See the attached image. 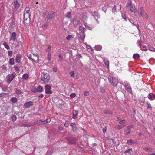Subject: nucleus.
<instances>
[{
  "instance_id": "f257e3e1",
  "label": "nucleus",
  "mask_w": 155,
  "mask_h": 155,
  "mask_svg": "<svg viewBox=\"0 0 155 155\" xmlns=\"http://www.w3.org/2000/svg\"><path fill=\"white\" fill-rule=\"evenodd\" d=\"M30 10L29 7H26L24 11V22L26 26H28L30 21Z\"/></svg>"
},
{
  "instance_id": "f03ea898",
  "label": "nucleus",
  "mask_w": 155,
  "mask_h": 155,
  "mask_svg": "<svg viewBox=\"0 0 155 155\" xmlns=\"http://www.w3.org/2000/svg\"><path fill=\"white\" fill-rule=\"evenodd\" d=\"M16 73L14 72L11 74H8L6 77V82L7 84H9L17 76Z\"/></svg>"
},
{
  "instance_id": "7ed1b4c3",
  "label": "nucleus",
  "mask_w": 155,
  "mask_h": 155,
  "mask_svg": "<svg viewBox=\"0 0 155 155\" xmlns=\"http://www.w3.org/2000/svg\"><path fill=\"white\" fill-rule=\"evenodd\" d=\"M41 79L44 82L48 83L50 78L49 75L47 73H43L41 76Z\"/></svg>"
},
{
  "instance_id": "20e7f679",
  "label": "nucleus",
  "mask_w": 155,
  "mask_h": 155,
  "mask_svg": "<svg viewBox=\"0 0 155 155\" xmlns=\"http://www.w3.org/2000/svg\"><path fill=\"white\" fill-rule=\"evenodd\" d=\"M133 127L132 125H129L127 127L126 129L124 131V134L125 135H127L130 134L131 129Z\"/></svg>"
},
{
  "instance_id": "39448f33",
  "label": "nucleus",
  "mask_w": 155,
  "mask_h": 155,
  "mask_svg": "<svg viewBox=\"0 0 155 155\" xmlns=\"http://www.w3.org/2000/svg\"><path fill=\"white\" fill-rule=\"evenodd\" d=\"M45 92L47 94H51L52 93V91L51 90V87L48 85H46L45 86Z\"/></svg>"
},
{
  "instance_id": "423d86ee",
  "label": "nucleus",
  "mask_w": 155,
  "mask_h": 155,
  "mask_svg": "<svg viewBox=\"0 0 155 155\" xmlns=\"http://www.w3.org/2000/svg\"><path fill=\"white\" fill-rule=\"evenodd\" d=\"M20 0H16L14 2V5L15 8H14V11H16L17 10L19 7L20 5Z\"/></svg>"
},
{
  "instance_id": "0eeeda50",
  "label": "nucleus",
  "mask_w": 155,
  "mask_h": 155,
  "mask_svg": "<svg viewBox=\"0 0 155 155\" xmlns=\"http://www.w3.org/2000/svg\"><path fill=\"white\" fill-rule=\"evenodd\" d=\"M34 105V102L32 101H29L25 103L24 107L25 108H29Z\"/></svg>"
},
{
  "instance_id": "6e6552de",
  "label": "nucleus",
  "mask_w": 155,
  "mask_h": 155,
  "mask_svg": "<svg viewBox=\"0 0 155 155\" xmlns=\"http://www.w3.org/2000/svg\"><path fill=\"white\" fill-rule=\"evenodd\" d=\"M80 22V20L76 16H74L73 20V23L74 25H77Z\"/></svg>"
},
{
  "instance_id": "1a4fd4ad",
  "label": "nucleus",
  "mask_w": 155,
  "mask_h": 155,
  "mask_svg": "<svg viewBox=\"0 0 155 155\" xmlns=\"http://www.w3.org/2000/svg\"><path fill=\"white\" fill-rule=\"evenodd\" d=\"M138 15L140 17H142L144 13V10L143 7H141L138 11Z\"/></svg>"
},
{
  "instance_id": "9d476101",
  "label": "nucleus",
  "mask_w": 155,
  "mask_h": 155,
  "mask_svg": "<svg viewBox=\"0 0 155 155\" xmlns=\"http://www.w3.org/2000/svg\"><path fill=\"white\" fill-rule=\"evenodd\" d=\"M17 34L15 32H13L11 35L10 37V41H15L16 39Z\"/></svg>"
},
{
  "instance_id": "9b49d317",
  "label": "nucleus",
  "mask_w": 155,
  "mask_h": 155,
  "mask_svg": "<svg viewBox=\"0 0 155 155\" xmlns=\"http://www.w3.org/2000/svg\"><path fill=\"white\" fill-rule=\"evenodd\" d=\"M47 16L50 18L51 19L53 18L55 16L54 12L53 11L48 12Z\"/></svg>"
},
{
  "instance_id": "f8f14e48",
  "label": "nucleus",
  "mask_w": 155,
  "mask_h": 155,
  "mask_svg": "<svg viewBox=\"0 0 155 155\" xmlns=\"http://www.w3.org/2000/svg\"><path fill=\"white\" fill-rule=\"evenodd\" d=\"M147 97L150 100H153L155 99V95L153 93H150L149 94Z\"/></svg>"
},
{
  "instance_id": "ddd939ff",
  "label": "nucleus",
  "mask_w": 155,
  "mask_h": 155,
  "mask_svg": "<svg viewBox=\"0 0 155 155\" xmlns=\"http://www.w3.org/2000/svg\"><path fill=\"white\" fill-rule=\"evenodd\" d=\"M124 87L127 89V91L129 93L131 92V89L130 84L128 83L124 85Z\"/></svg>"
},
{
  "instance_id": "4468645a",
  "label": "nucleus",
  "mask_w": 155,
  "mask_h": 155,
  "mask_svg": "<svg viewBox=\"0 0 155 155\" xmlns=\"http://www.w3.org/2000/svg\"><path fill=\"white\" fill-rule=\"evenodd\" d=\"M124 87L127 89V91L129 93L131 92V89L130 84L128 83L124 85Z\"/></svg>"
},
{
  "instance_id": "2eb2a0df",
  "label": "nucleus",
  "mask_w": 155,
  "mask_h": 155,
  "mask_svg": "<svg viewBox=\"0 0 155 155\" xmlns=\"http://www.w3.org/2000/svg\"><path fill=\"white\" fill-rule=\"evenodd\" d=\"M78 112L76 110H74L72 112V118L76 119L78 115Z\"/></svg>"
},
{
  "instance_id": "dca6fc26",
  "label": "nucleus",
  "mask_w": 155,
  "mask_h": 155,
  "mask_svg": "<svg viewBox=\"0 0 155 155\" xmlns=\"http://www.w3.org/2000/svg\"><path fill=\"white\" fill-rule=\"evenodd\" d=\"M69 73L70 74V75L71 77L75 79L78 78V75L76 74H75L73 71H71Z\"/></svg>"
},
{
  "instance_id": "f3484780",
  "label": "nucleus",
  "mask_w": 155,
  "mask_h": 155,
  "mask_svg": "<svg viewBox=\"0 0 155 155\" xmlns=\"http://www.w3.org/2000/svg\"><path fill=\"white\" fill-rule=\"evenodd\" d=\"M85 36V32H81L80 33V39L82 41H84V38Z\"/></svg>"
},
{
  "instance_id": "a211bd4d",
  "label": "nucleus",
  "mask_w": 155,
  "mask_h": 155,
  "mask_svg": "<svg viewBox=\"0 0 155 155\" xmlns=\"http://www.w3.org/2000/svg\"><path fill=\"white\" fill-rule=\"evenodd\" d=\"M21 56L19 55H17L15 58V60L16 63H19L21 61Z\"/></svg>"
},
{
  "instance_id": "6ab92c4d",
  "label": "nucleus",
  "mask_w": 155,
  "mask_h": 155,
  "mask_svg": "<svg viewBox=\"0 0 155 155\" xmlns=\"http://www.w3.org/2000/svg\"><path fill=\"white\" fill-rule=\"evenodd\" d=\"M28 58H29L32 61H34L36 63H38V61H39V57H38L37 58V60H35V58H33V56L32 57V56L31 55H30L29 57H28Z\"/></svg>"
},
{
  "instance_id": "aec40b11",
  "label": "nucleus",
  "mask_w": 155,
  "mask_h": 155,
  "mask_svg": "<svg viewBox=\"0 0 155 155\" xmlns=\"http://www.w3.org/2000/svg\"><path fill=\"white\" fill-rule=\"evenodd\" d=\"M122 14V17L125 21H127V18L126 16V13L124 11L121 12Z\"/></svg>"
},
{
  "instance_id": "412c9836",
  "label": "nucleus",
  "mask_w": 155,
  "mask_h": 155,
  "mask_svg": "<svg viewBox=\"0 0 155 155\" xmlns=\"http://www.w3.org/2000/svg\"><path fill=\"white\" fill-rule=\"evenodd\" d=\"M130 9L132 12L134 13H136L137 12V9L134 5H132L130 7Z\"/></svg>"
},
{
  "instance_id": "4be33fe9",
  "label": "nucleus",
  "mask_w": 155,
  "mask_h": 155,
  "mask_svg": "<svg viewBox=\"0 0 155 155\" xmlns=\"http://www.w3.org/2000/svg\"><path fill=\"white\" fill-rule=\"evenodd\" d=\"M146 104L147 105V108L149 110H151L152 109V106L151 104L148 101H146Z\"/></svg>"
},
{
  "instance_id": "5701e85b",
  "label": "nucleus",
  "mask_w": 155,
  "mask_h": 155,
  "mask_svg": "<svg viewBox=\"0 0 155 155\" xmlns=\"http://www.w3.org/2000/svg\"><path fill=\"white\" fill-rule=\"evenodd\" d=\"M9 64L11 65H13L14 64V59L12 58H10L9 61Z\"/></svg>"
},
{
  "instance_id": "b1692460",
  "label": "nucleus",
  "mask_w": 155,
  "mask_h": 155,
  "mask_svg": "<svg viewBox=\"0 0 155 155\" xmlns=\"http://www.w3.org/2000/svg\"><path fill=\"white\" fill-rule=\"evenodd\" d=\"M29 78V75L27 73H25L22 76V78L25 80H26Z\"/></svg>"
},
{
  "instance_id": "393cba45",
  "label": "nucleus",
  "mask_w": 155,
  "mask_h": 155,
  "mask_svg": "<svg viewBox=\"0 0 155 155\" xmlns=\"http://www.w3.org/2000/svg\"><path fill=\"white\" fill-rule=\"evenodd\" d=\"M38 88H39L38 86L37 87V88H36L35 87H32L31 89V91L32 92H37L39 91Z\"/></svg>"
},
{
  "instance_id": "a878e982",
  "label": "nucleus",
  "mask_w": 155,
  "mask_h": 155,
  "mask_svg": "<svg viewBox=\"0 0 155 155\" xmlns=\"http://www.w3.org/2000/svg\"><path fill=\"white\" fill-rule=\"evenodd\" d=\"M14 68L17 72H18L20 71L21 68L20 67L18 66L17 65H15Z\"/></svg>"
},
{
  "instance_id": "bb28decb",
  "label": "nucleus",
  "mask_w": 155,
  "mask_h": 155,
  "mask_svg": "<svg viewBox=\"0 0 155 155\" xmlns=\"http://www.w3.org/2000/svg\"><path fill=\"white\" fill-rule=\"evenodd\" d=\"M11 117L12 120L13 122L15 121L17 119V117L14 114L12 115Z\"/></svg>"
},
{
  "instance_id": "cd10ccee",
  "label": "nucleus",
  "mask_w": 155,
  "mask_h": 155,
  "mask_svg": "<svg viewBox=\"0 0 155 155\" xmlns=\"http://www.w3.org/2000/svg\"><path fill=\"white\" fill-rule=\"evenodd\" d=\"M140 57V55L137 53L134 54L133 55V57L134 59H138Z\"/></svg>"
},
{
  "instance_id": "c85d7f7f",
  "label": "nucleus",
  "mask_w": 155,
  "mask_h": 155,
  "mask_svg": "<svg viewBox=\"0 0 155 155\" xmlns=\"http://www.w3.org/2000/svg\"><path fill=\"white\" fill-rule=\"evenodd\" d=\"M71 12H68L66 15V17L68 19H70L71 17Z\"/></svg>"
},
{
  "instance_id": "c756f323",
  "label": "nucleus",
  "mask_w": 155,
  "mask_h": 155,
  "mask_svg": "<svg viewBox=\"0 0 155 155\" xmlns=\"http://www.w3.org/2000/svg\"><path fill=\"white\" fill-rule=\"evenodd\" d=\"M94 48L95 50L99 51L101 50L102 49V46L100 45H97L95 46Z\"/></svg>"
},
{
  "instance_id": "7c9ffc66",
  "label": "nucleus",
  "mask_w": 155,
  "mask_h": 155,
  "mask_svg": "<svg viewBox=\"0 0 155 155\" xmlns=\"http://www.w3.org/2000/svg\"><path fill=\"white\" fill-rule=\"evenodd\" d=\"M94 15L97 17L99 19L100 18V15H99V13L96 11H94Z\"/></svg>"
},
{
  "instance_id": "2f4dec72",
  "label": "nucleus",
  "mask_w": 155,
  "mask_h": 155,
  "mask_svg": "<svg viewBox=\"0 0 155 155\" xmlns=\"http://www.w3.org/2000/svg\"><path fill=\"white\" fill-rule=\"evenodd\" d=\"M104 114H111L113 113L112 111L109 110H105L104 111Z\"/></svg>"
},
{
  "instance_id": "473e14b6",
  "label": "nucleus",
  "mask_w": 155,
  "mask_h": 155,
  "mask_svg": "<svg viewBox=\"0 0 155 155\" xmlns=\"http://www.w3.org/2000/svg\"><path fill=\"white\" fill-rule=\"evenodd\" d=\"M51 121V119L50 118H48L46 119L44 121H41L39 120V121L42 122L44 124H47L49 123Z\"/></svg>"
},
{
  "instance_id": "72a5a7b5",
  "label": "nucleus",
  "mask_w": 155,
  "mask_h": 155,
  "mask_svg": "<svg viewBox=\"0 0 155 155\" xmlns=\"http://www.w3.org/2000/svg\"><path fill=\"white\" fill-rule=\"evenodd\" d=\"M10 101L12 102L15 103L17 101V99L15 97H13L11 98Z\"/></svg>"
},
{
  "instance_id": "f704fd0d",
  "label": "nucleus",
  "mask_w": 155,
  "mask_h": 155,
  "mask_svg": "<svg viewBox=\"0 0 155 155\" xmlns=\"http://www.w3.org/2000/svg\"><path fill=\"white\" fill-rule=\"evenodd\" d=\"M2 45L5 47V48L8 50L10 49V47L5 42H4Z\"/></svg>"
},
{
  "instance_id": "c9c22d12",
  "label": "nucleus",
  "mask_w": 155,
  "mask_h": 155,
  "mask_svg": "<svg viewBox=\"0 0 155 155\" xmlns=\"http://www.w3.org/2000/svg\"><path fill=\"white\" fill-rule=\"evenodd\" d=\"M74 37V35H68L66 37V39L68 40H70L71 38H73Z\"/></svg>"
},
{
  "instance_id": "e433bc0d",
  "label": "nucleus",
  "mask_w": 155,
  "mask_h": 155,
  "mask_svg": "<svg viewBox=\"0 0 155 155\" xmlns=\"http://www.w3.org/2000/svg\"><path fill=\"white\" fill-rule=\"evenodd\" d=\"M79 28L81 32H84L85 30V28L82 26H80Z\"/></svg>"
},
{
  "instance_id": "4c0bfd02",
  "label": "nucleus",
  "mask_w": 155,
  "mask_h": 155,
  "mask_svg": "<svg viewBox=\"0 0 155 155\" xmlns=\"http://www.w3.org/2000/svg\"><path fill=\"white\" fill-rule=\"evenodd\" d=\"M111 84H112V85L114 86H116L117 85V82L116 81L115 78H114V80H113V82H112Z\"/></svg>"
},
{
  "instance_id": "58836bf2",
  "label": "nucleus",
  "mask_w": 155,
  "mask_h": 155,
  "mask_svg": "<svg viewBox=\"0 0 155 155\" xmlns=\"http://www.w3.org/2000/svg\"><path fill=\"white\" fill-rule=\"evenodd\" d=\"M132 5V2L130 0L128 1L127 4L126 5V7L127 8H128V7H130V6Z\"/></svg>"
},
{
  "instance_id": "ea45409f",
  "label": "nucleus",
  "mask_w": 155,
  "mask_h": 155,
  "mask_svg": "<svg viewBox=\"0 0 155 155\" xmlns=\"http://www.w3.org/2000/svg\"><path fill=\"white\" fill-rule=\"evenodd\" d=\"M84 25L85 26V28L87 29L91 30L92 29V28L89 26L87 24V23H86L84 24Z\"/></svg>"
},
{
  "instance_id": "a19ab883",
  "label": "nucleus",
  "mask_w": 155,
  "mask_h": 155,
  "mask_svg": "<svg viewBox=\"0 0 155 155\" xmlns=\"http://www.w3.org/2000/svg\"><path fill=\"white\" fill-rule=\"evenodd\" d=\"M132 148H130V149H128L127 150H126L124 152V153L126 154L127 153H129L130 154V152H132Z\"/></svg>"
},
{
  "instance_id": "79ce46f5",
  "label": "nucleus",
  "mask_w": 155,
  "mask_h": 155,
  "mask_svg": "<svg viewBox=\"0 0 155 155\" xmlns=\"http://www.w3.org/2000/svg\"><path fill=\"white\" fill-rule=\"evenodd\" d=\"M133 142V141L132 140H127V143L129 145H131Z\"/></svg>"
},
{
  "instance_id": "37998d69",
  "label": "nucleus",
  "mask_w": 155,
  "mask_h": 155,
  "mask_svg": "<svg viewBox=\"0 0 155 155\" xmlns=\"http://www.w3.org/2000/svg\"><path fill=\"white\" fill-rule=\"evenodd\" d=\"M51 19L49 17H47L46 18L45 20L47 23H49L51 22Z\"/></svg>"
},
{
  "instance_id": "c03bdc74",
  "label": "nucleus",
  "mask_w": 155,
  "mask_h": 155,
  "mask_svg": "<svg viewBox=\"0 0 155 155\" xmlns=\"http://www.w3.org/2000/svg\"><path fill=\"white\" fill-rule=\"evenodd\" d=\"M148 49L150 51L155 52V48L151 46L149 47Z\"/></svg>"
},
{
  "instance_id": "a18cd8bd",
  "label": "nucleus",
  "mask_w": 155,
  "mask_h": 155,
  "mask_svg": "<svg viewBox=\"0 0 155 155\" xmlns=\"http://www.w3.org/2000/svg\"><path fill=\"white\" fill-rule=\"evenodd\" d=\"M51 53L48 52L47 54V58L49 61H50L51 60Z\"/></svg>"
},
{
  "instance_id": "49530a36",
  "label": "nucleus",
  "mask_w": 155,
  "mask_h": 155,
  "mask_svg": "<svg viewBox=\"0 0 155 155\" xmlns=\"http://www.w3.org/2000/svg\"><path fill=\"white\" fill-rule=\"evenodd\" d=\"M108 79L109 82L111 83L112 82H113V80H114V78L109 76L108 77Z\"/></svg>"
},
{
  "instance_id": "de8ad7c7",
  "label": "nucleus",
  "mask_w": 155,
  "mask_h": 155,
  "mask_svg": "<svg viewBox=\"0 0 155 155\" xmlns=\"http://www.w3.org/2000/svg\"><path fill=\"white\" fill-rule=\"evenodd\" d=\"M116 11V7L115 5L113 7L112 9V12L114 14H115Z\"/></svg>"
},
{
  "instance_id": "09e8293b",
  "label": "nucleus",
  "mask_w": 155,
  "mask_h": 155,
  "mask_svg": "<svg viewBox=\"0 0 155 155\" xmlns=\"http://www.w3.org/2000/svg\"><path fill=\"white\" fill-rule=\"evenodd\" d=\"M141 49L144 51H146L148 50V49L146 48V46L145 45L143 46L142 48H141Z\"/></svg>"
},
{
  "instance_id": "8fccbe9b",
  "label": "nucleus",
  "mask_w": 155,
  "mask_h": 155,
  "mask_svg": "<svg viewBox=\"0 0 155 155\" xmlns=\"http://www.w3.org/2000/svg\"><path fill=\"white\" fill-rule=\"evenodd\" d=\"M123 127L121 125H118L117 126H116L115 128L117 130H120Z\"/></svg>"
},
{
  "instance_id": "3c124183",
  "label": "nucleus",
  "mask_w": 155,
  "mask_h": 155,
  "mask_svg": "<svg viewBox=\"0 0 155 155\" xmlns=\"http://www.w3.org/2000/svg\"><path fill=\"white\" fill-rule=\"evenodd\" d=\"M16 93L18 94H20L21 93V91L20 90L17 89L15 91Z\"/></svg>"
},
{
  "instance_id": "603ef678",
  "label": "nucleus",
  "mask_w": 155,
  "mask_h": 155,
  "mask_svg": "<svg viewBox=\"0 0 155 155\" xmlns=\"http://www.w3.org/2000/svg\"><path fill=\"white\" fill-rule=\"evenodd\" d=\"M6 94V93H0V97L3 98L5 97V95Z\"/></svg>"
},
{
  "instance_id": "864d4df0",
  "label": "nucleus",
  "mask_w": 155,
  "mask_h": 155,
  "mask_svg": "<svg viewBox=\"0 0 155 155\" xmlns=\"http://www.w3.org/2000/svg\"><path fill=\"white\" fill-rule=\"evenodd\" d=\"M58 57H59V61H62L63 59V56L62 55L60 54L58 55Z\"/></svg>"
},
{
  "instance_id": "5fc2aeb1",
  "label": "nucleus",
  "mask_w": 155,
  "mask_h": 155,
  "mask_svg": "<svg viewBox=\"0 0 155 155\" xmlns=\"http://www.w3.org/2000/svg\"><path fill=\"white\" fill-rule=\"evenodd\" d=\"M104 62L106 65L108 66L109 65V61H107V59H106V60H104Z\"/></svg>"
},
{
  "instance_id": "6e6d98bb",
  "label": "nucleus",
  "mask_w": 155,
  "mask_h": 155,
  "mask_svg": "<svg viewBox=\"0 0 155 155\" xmlns=\"http://www.w3.org/2000/svg\"><path fill=\"white\" fill-rule=\"evenodd\" d=\"M8 55L9 57H11L12 56V52L11 50H9L8 51Z\"/></svg>"
},
{
  "instance_id": "4d7b16f0",
  "label": "nucleus",
  "mask_w": 155,
  "mask_h": 155,
  "mask_svg": "<svg viewBox=\"0 0 155 155\" xmlns=\"http://www.w3.org/2000/svg\"><path fill=\"white\" fill-rule=\"evenodd\" d=\"M141 41L139 40H137V44H139L138 46H139L140 47V48L142 45V44H141Z\"/></svg>"
},
{
  "instance_id": "13d9d810",
  "label": "nucleus",
  "mask_w": 155,
  "mask_h": 155,
  "mask_svg": "<svg viewBox=\"0 0 155 155\" xmlns=\"http://www.w3.org/2000/svg\"><path fill=\"white\" fill-rule=\"evenodd\" d=\"M1 68L3 70L5 71H6L7 70V68L5 66L3 65L2 66Z\"/></svg>"
},
{
  "instance_id": "bf43d9fd",
  "label": "nucleus",
  "mask_w": 155,
  "mask_h": 155,
  "mask_svg": "<svg viewBox=\"0 0 155 155\" xmlns=\"http://www.w3.org/2000/svg\"><path fill=\"white\" fill-rule=\"evenodd\" d=\"M51 46L50 45L48 46L47 48L46 49V51H47V52L50 51L51 50Z\"/></svg>"
},
{
  "instance_id": "052dcab7",
  "label": "nucleus",
  "mask_w": 155,
  "mask_h": 155,
  "mask_svg": "<svg viewBox=\"0 0 155 155\" xmlns=\"http://www.w3.org/2000/svg\"><path fill=\"white\" fill-rule=\"evenodd\" d=\"M69 122L68 121H65L64 124V126L65 127H68L69 126Z\"/></svg>"
},
{
  "instance_id": "680f3d73",
  "label": "nucleus",
  "mask_w": 155,
  "mask_h": 155,
  "mask_svg": "<svg viewBox=\"0 0 155 155\" xmlns=\"http://www.w3.org/2000/svg\"><path fill=\"white\" fill-rule=\"evenodd\" d=\"M125 122V120H122L120 121L119 122V124H124Z\"/></svg>"
},
{
  "instance_id": "e2e57ef3",
  "label": "nucleus",
  "mask_w": 155,
  "mask_h": 155,
  "mask_svg": "<svg viewBox=\"0 0 155 155\" xmlns=\"http://www.w3.org/2000/svg\"><path fill=\"white\" fill-rule=\"evenodd\" d=\"M84 94L85 96H88L89 94V92L88 91H84Z\"/></svg>"
},
{
  "instance_id": "0e129e2a",
  "label": "nucleus",
  "mask_w": 155,
  "mask_h": 155,
  "mask_svg": "<svg viewBox=\"0 0 155 155\" xmlns=\"http://www.w3.org/2000/svg\"><path fill=\"white\" fill-rule=\"evenodd\" d=\"M114 119L116 121H118L121 119V118L118 117H114Z\"/></svg>"
},
{
  "instance_id": "69168bd1",
  "label": "nucleus",
  "mask_w": 155,
  "mask_h": 155,
  "mask_svg": "<svg viewBox=\"0 0 155 155\" xmlns=\"http://www.w3.org/2000/svg\"><path fill=\"white\" fill-rule=\"evenodd\" d=\"M58 129L62 131L64 129L63 127L62 126H58Z\"/></svg>"
},
{
  "instance_id": "338daca9",
  "label": "nucleus",
  "mask_w": 155,
  "mask_h": 155,
  "mask_svg": "<svg viewBox=\"0 0 155 155\" xmlns=\"http://www.w3.org/2000/svg\"><path fill=\"white\" fill-rule=\"evenodd\" d=\"M76 96V94L74 93H71L70 95V97L71 98L74 97Z\"/></svg>"
},
{
  "instance_id": "774afa93",
  "label": "nucleus",
  "mask_w": 155,
  "mask_h": 155,
  "mask_svg": "<svg viewBox=\"0 0 155 155\" xmlns=\"http://www.w3.org/2000/svg\"><path fill=\"white\" fill-rule=\"evenodd\" d=\"M48 25L46 24H44L43 25H42V28H43V29H45L46 28L47 26H48Z\"/></svg>"
}]
</instances>
